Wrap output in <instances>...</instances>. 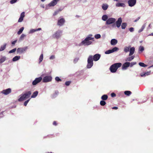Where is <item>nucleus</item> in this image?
<instances>
[{
  "label": "nucleus",
  "mask_w": 153,
  "mask_h": 153,
  "mask_svg": "<svg viewBox=\"0 0 153 153\" xmlns=\"http://www.w3.org/2000/svg\"><path fill=\"white\" fill-rule=\"evenodd\" d=\"M92 36L93 35L92 34H89L84 40H82L78 44V46H88L92 44V42L91 40L93 41H94V38L92 37Z\"/></svg>",
  "instance_id": "1"
},
{
  "label": "nucleus",
  "mask_w": 153,
  "mask_h": 153,
  "mask_svg": "<svg viewBox=\"0 0 153 153\" xmlns=\"http://www.w3.org/2000/svg\"><path fill=\"white\" fill-rule=\"evenodd\" d=\"M31 94L30 91L26 92L25 94H22L20 95V97L18 99L19 101L20 102L25 100L26 98H29Z\"/></svg>",
  "instance_id": "2"
},
{
  "label": "nucleus",
  "mask_w": 153,
  "mask_h": 153,
  "mask_svg": "<svg viewBox=\"0 0 153 153\" xmlns=\"http://www.w3.org/2000/svg\"><path fill=\"white\" fill-rule=\"evenodd\" d=\"M122 64L121 63H117L111 65L110 68L111 72L112 73L115 72L117 69L121 67Z\"/></svg>",
  "instance_id": "3"
},
{
  "label": "nucleus",
  "mask_w": 153,
  "mask_h": 153,
  "mask_svg": "<svg viewBox=\"0 0 153 153\" xmlns=\"http://www.w3.org/2000/svg\"><path fill=\"white\" fill-rule=\"evenodd\" d=\"M116 20L114 18L112 17L108 18L105 22V25H111L112 27H116V25L114 23Z\"/></svg>",
  "instance_id": "4"
},
{
  "label": "nucleus",
  "mask_w": 153,
  "mask_h": 153,
  "mask_svg": "<svg viewBox=\"0 0 153 153\" xmlns=\"http://www.w3.org/2000/svg\"><path fill=\"white\" fill-rule=\"evenodd\" d=\"M62 31L58 30L53 33L51 36V37L53 39H58L60 38L62 35Z\"/></svg>",
  "instance_id": "5"
},
{
  "label": "nucleus",
  "mask_w": 153,
  "mask_h": 153,
  "mask_svg": "<svg viewBox=\"0 0 153 153\" xmlns=\"http://www.w3.org/2000/svg\"><path fill=\"white\" fill-rule=\"evenodd\" d=\"M93 56L90 55L88 56L87 60V64L86 67L88 68H90L93 66Z\"/></svg>",
  "instance_id": "6"
},
{
  "label": "nucleus",
  "mask_w": 153,
  "mask_h": 153,
  "mask_svg": "<svg viewBox=\"0 0 153 153\" xmlns=\"http://www.w3.org/2000/svg\"><path fill=\"white\" fill-rule=\"evenodd\" d=\"M59 0H53L50 3L45 5V9H49L51 7H53L56 5Z\"/></svg>",
  "instance_id": "7"
},
{
  "label": "nucleus",
  "mask_w": 153,
  "mask_h": 153,
  "mask_svg": "<svg viewBox=\"0 0 153 153\" xmlns=\"http://www.w3.org/2000/svg\"><path fill=\"white\" fill-rule=\"evenodd\" d=\"M28 49V47L25 46L23 48H18L16 51L17 54H22L24 53Z\"/></svg>",
  "instance_id": "8"
},
{
  "label": "nucleus",
  "mask_w": 153,
  "mask_h": 153,
  "mask_svg": "<svg viewBox=\"0 0 153 153\" xmlns=\"http://www.w3.org/2000/svg\"><path fill=\"white\" fill-rule=\"evenodd\" d=\"M52 77L51 76H48L44 77L42 79L43 82H51L52 79Z\"/></svg>",
  "instance_id": "9"
},
{
  "label": "nucleus",
  "mask_w": 153,
  "mask_h": 153,
  "mask_svg": "<svg viewBox=\"0 0 153 153\" xmlns=\"http://www.w3.org/2000/svg\"><path fill=\"white\" fill-rule=\"evenodd\" d=\"M65 22V20L64 18H59L58 20L57 25L60 27L63 26Z\"/></svg>",
  "instance_id": "10"
},
{
  "label": "nucleus",
  "mask_w": 153,
  "mask_h": 153,
  "mask_svg": "<svg viewBox=\"0 0 153 153\" xmlns=\"http://www.w3.org/2000/svg\"><path fill=\"white\" fill-rule=\"evenodd\" d=\"M136 3V0H128V6L131 7L134 6Z\"/></svg>",
  "instance_id": "11"
},
{
  "label": "nucleus",
  "mask_w": 153,
  "mask_h": 153,
  "mask_svg": "<svg viewBox=\"0 0 153 153\" xmlns=\"http://www.w3.org/2000/svg\"><path fill=\"white\" fill-rule=\"evenodd\" d=\"M42 79V78L41 77L38 78H36L32 82V84L33 85H35L38 83L40 82Z\"/></svg>",
  "instance_id": "12"
},
{
  "label": "nucleus",
  "mask_w": 153,
  "mask_h": 153,
  "mask_svg": "<svg viewBox=\"0 0 153 153\" xmlns=\"http://www.w3.org/2000/svg\"><path fill=\"white\" fill-rule=\"evenodd\" d=\"M130 63L129 62H126L123 64L122 66V69L123 70H126L127 68L129 66Z\"/></svg>",
  "instance_id": "13"
},
{
  "label": "nucleus",
  "mask_w": 153,
  "mask_h": 153,
  "mask_svg": "<svg viewBox=\"0 0 153 153\" xmlns=\"http://www.w3.org/2000/svg\"><path fill=\"white\" fill-rule=\"evenodd\" d=\"M100 54H96L93 56V59L95 61H97L100 59Z\"/></svg>",
  "instance_id": "14"
},
{
  "label": "nucleus",
  "mask_w": 153,
  "mask_h": 153,
  "mask_svg": "<svg viewBox=\"0 0 153 153\" xmlns=\"http://www.w3.org/2000/svg\"><path fill=\"white\" fill-rule=\"evenodd\" d=\"M122 21V18L121 17L119 18L116 22V26L118 28L121 25Z\"/></svg>",
  "instance_id": "15"
},
{
  "label": "nucleus",
  "mask_w": 153,
  "mask_h": 153,
  "mask_svg": "<svg viewBox=\"0 0 153 153\" xmlns=\"http://www.w3.org/2000/svg\"><path fill=\"white\" fill-rule=\"evenodd\" d=\"M25 16V12H22L21 14L20 17L19 18L18 22H22L23 20V18Z\"/></svg>",
  "instance_id": "16"
},
{
  "label": "nucleus",
  "mask_w": 153,
  "mask_h": 153,
  "mask_svg": "<svg viewBox=\"0 0 153 153\" xmlns=\"http://www.w3.org/2000/svg\"><path fill=\"white\" fill-rule=\"evenodd\" d=\"M151 71H148L146 72H143L140 74V75L141 77H145L146 76L150 75Z\"/></svg>",
  "instance_id": "17"
},
{
  "label": "nucleus",
  "mask_w": 153,
  "mask_h": 153,
  "mask_svg": "<svg viewBox=\"0 0 153 153\" xmlns=\"http://www.w3.org/2000/svg\"><path fill=\"white\" fill-rule=\"evenodd\" d=\"M135 51V48L134 47L130 48V53L129 54V56H131L134 53Z\"/></svg>",
  "instance_id": "18"
},
{
  "label": "nucleus",
  "mask_w": 153,
  "mask_h": 153,
  "mask_svg": "<svg viewBox=\"0 0 153 153\" xmlns=\"http://www.w3.org/2000/svg\"><path fill=\"white\" fill-rule=\"evenodd\" d=\"M108 5L107 4H103L102 6V9L104 10H106L108 8Z\"/></svg>",
  "instance_id": "19"
},
{
  "label": "nucleus",
  "mask_w": 153,
  "mask_h": 153,
  "mask_svg": "<svg viewBox=\"0 0 153 153\" xmlns=\"http://www.w3.org/2000/svg\"><path fill=\"white\" fill-rule=\"evenodd\" d=\"M117 43V41L115 39H112L111 41V45H116Z\"/></svg>",
  "instance_id": "20"
},
{
  "label": "nucleus",
  "mask_w": 153,
  "mask_h": 153,
  "mask_svg": "<svg viewBox=\"0 0 153 153\" xmlns=\"http://www.w3.org/2000/svg\"><path fill=\"white\" fill-rule=\"evenodd\" d=\"M108 19V17L107 15H104L102 17V19L104 21H106Z\"/></svg>",
  "instance_id": "21"
},
{
  "label": "nucleus",
  "mask_w": 153,
  "mask_h": 153,
  "mask_svg": "<svg viewBox=\"0 0 153 153\" xmlns=\"http://www.w3.org/2000/svg\"><path fill=\"white\" fill-rule=\"evenodd\" d=\"M134 58V56H132L130 57H129L126 58L125 59V61L126 62L131 61Z\"/></svg>",
  "instance_id": "22"
},
{
  "label": "nucleus",
  "mask_w": 153,
  "mask_h": 153,
  "mask_svg": "<svg viewBox=\"0 0 153 153\" xmlns=\"http://www.w3.org/2000/svg\"><path fill=\"white\" fill-rule=\"evenodd\" d=\"M7 44L5 43L3 45H1L0 48V51H4L6 48Z\"/></svg>",
  "instance_id": "23"
},
{
  "label": "nucleus",
  "mask_w": 153,
  "mask_h": 153,
  "mask_svg": "<svg viewBox=\"0 0 153 153\" xmlns=\"http://www.w3.org/2000/svg\"><path fill=\"white\" fill-rule=\"evenodd\" d=\"M116 6L117 7H124L125 6V5L124 3H117L116 4Z\"/></svg>",
  "instance_id": "24"
},
{
  "label": "nucleus",
  "mask_w": 153,
  "mask_h": 153,
  "mask_svg": "<svg viewBox=\"0 0 153 153\" xmlns=\"http://www.w3.org/2000/svg\"><path fill=\"white\" fill-rule=\"evenodd\" d=\"M20 58V56H15L12 59V61L13 62H15L19 60Z\"/></svg>",
  "instance_id": "25"
},
{
  "label": "nucleus",
  "mask_w": 153,
  "mask_h": 153,
  "mask_svg": "<svg viewBox=\"0 0 153 153\" xmlns=\"http://www.w3.org/2000/svg\"><path fill=\"white\" fill-rule=\"evenodd\" d=\"M131 48V46H129L128 47L126 46L125 47L124 49V51L126 53L128 52L129 51V50Z\"/></svg>",
  "instance_id": "26"
},
{
  "label": "nucleus",
  "mask_w": 153,
  "mask_h": 153,
  "mask_svg": "<svg viewBox=\"0 0 153 153\" xmlns=\"http://www.w3.org/2000/svg\"><path fill=\"white\" fill-rule=\"evenodd\" d=\"M38 92L37 91L34 92L31 96V98H35L37 95Z\"/></svg>",
  "instance_id": "27"
},
{
  "label": "nucleus",
  "mask_w": 153,
  "mask_h": 153,
  "mask_svg": "<svg viewBox=\"0 0 153 153\" xmlns=\"http://www.w3.org/2000/svg\"><path fill=\"white\" fill-rule=\"evenodd\" d=\"M6 58L5 56H2L0 59V63H1L3 62L6 60Z\"/></svg>",
  "instance_id": "28"
},
{
  "label": "nucleus",
  "mask_w": 153,
  "mask_h": 153,
  "mask_svg": "<svg viewBox=\"0 0 153 153\" xmlns=\"http://www.w3.org/2000/svg\"><path fill=\"white\" fill-rule=\"evenodd\" d=\"M101 99L103 100H105L107 99L108 98V96L106 94H104L101 97Z\"/></svg>",
  "instance_id": "29"
},
{
  "label": "nucleus",
  "mask_w": 153,
  "mask_h": 153,
  "mask_svg": "<svg viewBox=\"0 0 153 153\" xmlns=\"http://www.w3.org/2000/svg\"><path fill=\"white\" fill-rule=\"evenodd\" d=\"M43 54L42 53V54L39 58V63H40L42 61L43 59Z\"/></svg>",
  "instance_id": "30"
},
{
  "label": "nucleus",
  "mask_w": 153,
  "mask_h": 153,
  "mask_svg": "<svg viewBox=\"0 0 153 153\" xmlns=\"http://www.w3.org/2000/svg\"><path fill=\"white\" fill-rule=\"evenodd\" d=\"M24 29V27H22L21 28L19 29V31L17 32V34L18 35L20 34L23 31Z\"/></svg>",
  "instance_id": "31"
},
{
  "label": "nucleus",
  "mask_w": 153,
  "mask_h": 153,
  "mask_svg": "<svg viewBox=\"0 0 153 153\" xmlns=\"http://www.w3.org/2000/svg\"><path fill=\"white\" fill-rule=\"evenodd\" d=\"M26 36V35L24 34H22L19 40L20 41H22L24 39V38Z\"/></svg>",
  "instance_id": "32"
},
{
  "label": "nucleus",
  "mask_w": 153,
  "mask_h": 153,
  "mask_svg": "<svg viewBox=\"0 0 153 153\" xmlns=\"http://www.w3.org/2000/svg\"><path fill=\"white\" fill-rule=\"evenodd\" d=\"M145 27H146V24H144L143 25H142L141 28L140 29L138 30V32L139 33H140L141 32H142L143 30H144V28H145Z\"/></svg>",
  "instance_id": "33"
},
{
  "label": "nucleus",
  "mask_w": 153,
  "mask_h": 153,
  "mask_svg": "<svg viewBox=\"0 0 153 153\" xmlns=\"http://www.w3.org/2000/svg\"><path fill=\"white\" fill-rule=\"evenodd\" d=\"M127 26V23H123L121 25V27L122 29H125Z\"/></svg>",
  "instance_id": "34"
},
{
  "label": "nucleus",
  "mask_w": 153,
  "mask_h": 153,
  "mask_svg": "<svg viewBox=\"0 0 153 153\" xmlns=\"http://www.w3.org/2000/svg\"><path fill=\"white\" fill-rule=\"evenodd\" d=\"M119 50V49L118 48L115 47L114 48L112 49H111V50L112 51V53H113L114 52L117 51Z\"/></svg>",
  "instance_id": "35"
},
{
  "label": "nucleus",
  "mask_w": 153,
  "mask_h": 153,
  "mask_svg": "<svg viewBox=\"0 0 153 153\" xmlns=\"http://www.w3.org/2000/svg\"><path fill=\"white\" fill-rule=\"evenodd\" d=\"M131 92L130 91H126L124 92L125 94L129 96L131 94Z\"/></svg>",
  "instance_id": "36"
},
{
  "label": "nucleus",
  "mask_w": 153,
  "mask_h": 153,
  "mask_svg": "<svg viewBox=\"0 0 153 153\" xmlns=\"http://www.w3.org/2000/svg\"><path fill=\"white\" fill-rule=\"evenodd\" d=\"M139 65L141 67H146L147 66V65L143 63V62H139Z\"/></svg>",
  "instance_id": "37"
},
{
  "label": "nucleus",
  "mask_w": 153,
  "mask_h": 153,
  "mask_svg": "<svg viewBox=\"0 0 153 153\" xmlns=\"http://www.w3.org/2000/svg\"><path fill=\"white\" fill-rule=\"evenodd\" d=\"M94 37L96 39H99L101 37V35L99 34H97L94 35Z\"/></svg>",
  "instance_id": "38"
},
{
  "label": "nucleus",
  "mask_w": 153,
  "mask_h": 153,
  "mask_svg": "<svg viewBox=\"0 0 153 153\" xmlns=\"http://www.w3.org/2000/svg\"><path fill=\"white\" fill-rule=\"evenodd\" d=\"M36 31V29H31L29 32V33L31 34Z\"/></svg>",
  "instance_id": "39"
},
{
  "label": "nucleus",
  "mask_w": 153,
  "mask_h": 153,
  "mask_svg": "<svg viewBox=\"0 0 153 153\" xmlns=\"http://www.w3.org/2000/svg\"><path fill=\"white\" fill-rule=\"evenodd\" d=\"M79 59V57H76L74 60L73 62L74 63H76Z\"/></svg>",
  "instance_id": "40"
},
{
  "label": "nucleus",
  "mask_w": 153,
  "mask_h": 153,
  "mask_svg": "<svg viewBox=\"0 0 153 153\" xmlns=\"http://www.w3.org/2000/svg\"><path fill=\"white\" fill-rule=\"evenodd\" d=\"M100 104L101 105L104 106L105 105L106 102L102 100L100 101Z\"/></svg>",
  "instance_id": "41"
},
{
  "label": "nucleus",
  "mask_w": 153,
  "mask_h": 153,
  "mask_svg": "<svg viewBox=\"0 0 153 153\" xmlns=\"http://www.w3.org/2000/svg\"><path fill=\"white\" fill-rule=\"evenodd\" d=\"M139 50L141 52H143L144 50V47L142 46H140L139 48Z\"/></svg>",
  "instance_id": "42"
},
{
  "label": "nucleus",
  "mask_w": 153,
  "mask_h": 153,
  "mask_svg": "<svg viewBox=\"0 0 153 153\" xmlns=\"http://www.w3.org/2000/svg\"><path fill=\"white\" fill-rule=\"evenodd\" d=\"M16 48H14L13 49L10 51L9 52V53H14L16 51Z\"/></svg>",
  "instance_id": "43"
},
{
  "label": "nucleus",
  "mask_w": 153,
  "mask_h": 153,
  "mask_svg": "<svg viewBox=\"0 0 153 153\" xmlns=\"http://www.w3.org/2000/svg\"><path fill=\"white\" fill-rule=\"evenodd\" d=\"M111 53H112V51L111 50V49L105 52V53L106 54H110Z\"/></svg>",
  "instance_id": "44"
},
{
  "label": "nucleus",
  "mask_w": 153,
  "mask_h": 153,
  "mask_svg": "<svg viewBox=\"0 0 153 153\" xmlns=\"http://www.w3.org/2000/svg\"><path fill=\"white\" fill-rule=\"evenodd\" d=\"M136 64V62H131V63H130V66L131 67H132L134 65Z\"/></svg>",
  "instance_id": "45"
},
{
  "label": "nucleus",
  "mask_w": 153,
  "mask_h": 153,
  "mask_svg": "<svg viewBox=\"0 0 153 153\" xmlns=\"http://www.w3.org/2000/svg\"><path fill=\"white\" fill-rule=\"evenodd\" d=\"M55 79L56 81L58 82L61 81H62L59 78L58 76H56L55 77Z\"/></svg>",
  "instance_id": "46"
},
{
  "label": "nucleus",
  "mask_w": 153,
  "mask_h": 153,
  "mask_svg": "<svg viewBox=\"0 0 153 153\" xmlns=\"http://www.w3.org/2000/svg\"><path fill=\"white\" fill-rule=\"evenodd\" d=\"M58 93L59 92L58 91L55 92V94H53L52 96V97L53 98L55 97H56V96L58 95Z\"/></svg>",
  "instance_id": "47"
},
{
  "label": "nucleus",
  "mask_w": 153,
  "mask_h": 153,
  "mask_svg": "<svg viewBox=\"0 0 153 153\" xmlns=\"http://www.w3.org/2000/svg\"><path fill=\"white\" fill-rule=\"evenodd\" d=\"M71 83V81H66L65 82V85L67 86H68L70 85Z\"/></svg>",
  "instance_id": "48"
},
{
  "label": "nucleus",
  "mask_w": 153,
  "mask_h": 153,
  "mask_svg": "<svg viewBox=\"0 0 153 153\" xmlns=\"http://www.w3.org/2000/svg\"><path fill=\"white\" fill-rule=\"evenodd\" d=\"M17 0H11L10 1V3L11 4H13L16 2Z\"/></svg>",
  "instance_id": "49"
},
{
  "label": "nucleus",
  "mask_w": 153,
  "mask_h": 153,
  "mask_svg": "<svg viewBox=\"0 0 153 153\" xmlns=\"http://www.w3.org/2000/svg\"><path fill=\"white\" fill-rule=\"evenodd\" d=\"M30 99L27 100V101H25L24 103V105L25 106H26L27 104V103L29 101H30Z\"/></svg>",
  "instance_id": "50"
},
{
  "label": "nucleus",
  "mask_w": 153,
  "mask_h": 153,
  "mask_svg": "<svg viewBox=\"0 0 153 153\" xmlns=\"http://www.w3.org/2000/svg\"><path fill=\"white\" fill-rule=\"evenodd\" d=\"M55 58V56L54 55H52L50 57V59L51 60Z\"/></svg>",
  "instance_id": "51"
},
{
  "label": "nucleus",
  "mask_w": 153,
  "mask_h": 153,
  "mask_svg": "<svg viewBox=\"0 0 153 153\" xmlns=\"http://www.w3.org/2000/svg\"><path fill=\"white\" fill-rule=\"evenodd\" d=\"M3 113H4V111H2L0 113V117L2 118L4 117Z\"/></svg>",
  "instance_id": "52"
},
{
  "label": "nucleus",
  "mask_w": 153,
  "mask_h": 153,
  "mask_svg": "<svg viewBox=\"0 0 153 153\" xmlns=\"http://www.w3.org/2000/svg\"><path fill=\"white\" fill-rule=\"evenodd\" d=\"M129 30L131 32H133L134 30V28L133 27H130L129 29Z\"/></svg>",
  "instance_id": "53"
},
{
  "label": "nucleus",
  "mask_w": 153,
  "mask_h": 153,
  "mask_svg": "<svg viewBox=\"0 0 153 153\" xmlns=\"http://www.w3.org/2000/svg\"><path fill=\"white\" fill-rule=\"evenodd\" d=\"M111 96L112 97H114L116 96V95L114 93H112L111 94Z\"/></svg>",
  "instance_id": "54"
},
{
  "label": "nucleus",
  "mask_w": 153,
  "mask_h": 153,
  "mask_svg": "<svg viewBox=\"0 0 153 153\" xmlns=\"http://www.w3.org/2000/svg\"><path fill=\"white\" fill-rule=\"evenodd\" d=\"M140 18V17H138L135 20H134V22H136Z\"/></svg>",
  "instance_id": "55"
},
{
  "label": "nucleus",
  "mask_w": 153,
  "mask_h": 153,
  "mask_svg": "<svg viewBox=\"0 0 153 153\" xmlns=\"http://www.w3.org/2000/svg\"><path fill=\"white\" fill-rule=\"evenodd\" d=\"M16 42H17V40H15V41H13V42H12V44L13 45H14L16 43Z\"/></svg>",
  "instance_id": "56"
},
{
  "label": "nucleus",
  "mask_w": 153,
  "mask_h": 153,
  "mask_svg": "<svg viewBox=\"0 0 153 153\" xmlns=\"http://www.w3.org/2000/svg\"><path fill=\"white\" fill-rule=\"evenodd\" d=\"M41 28H39L37 29H36V31H39V30H41Z\"/></svg>",
  "instance_id": "57"
},
{
  "label": "nucleus",
  "mask_w": 153,
  "mask_h": 153,
  "mask_svg": "<svg viewBox=\"0 0 153 153\" xmlns=\"http://www.w3.org/2000/svg\"><path fill=\"white\" fill-rule=\"evenodd\" d=\"M113 109H117L118 108L117 107H114L112 108Z\"/></svg>",
  "instance_id": "58"
},
{
  "label": "nucleus",
  "mask_w": 153,
  "mask_h": 153,
  "mask_svg": "<svg viewBox=\"0 0 153 153\" xmlns=\"http://www.w3.org/2000/svg\"><path fill=\"white\" fill-rule=\"evenodd\" d=\"M53 124L54 125L56 126L57 124L56 123V121H54L53 123Z\"/></svg>",
  "instance_id": "59"
},
{
  "label": "nucleus",
  "mask_w": 153,
  "mask_h": 153,
  "mask_svg": "<svg viewBox=\"0 0 153 153\" xmlns=\"http://www.w3.org/2000/svg\"><path fill=\"white\" fill-rule=\"evenodd\" d=\"M41 6L43 8H45V6L44 4H42L41 5Z\"/></svg>",
  "instance_id": "60"
},
{
  "label": "nucleus",
  "mask_w": 153,
  "mask_h": 153,
  "mask_svg": "<svg viewBox=\"0 0 153 153\" xmlns=\"http://www.w3.org/2000/svg\"><path fill=\"white\" fill-rule=\"evenodd\" d=\"M149 36H153V33H152L149 35Z\"/></svg>",
  "instance_id": "61"
},
{
  "label": "nucleus",
  "mask_w": 153,
  "mask_h": 153,
  "mask_svg": "<svg viewBox=\"0 0 153 153\" xmlns=\"http://www.w3.org/2000/svg\"><path fill=\"white\" fill-rule=\"evenodd\" d=\"M42 2H44L45 0H41Z\"/></svg>",
  "instance_id": "62"
},
{
  "label": "nucleus",
  "mask_w": 153,
  "mask_h": 153,
  "mask_svg": "<svg viewBox=\"0 0 153 153\" xmlns=\"http://www.w3.org/2000/svg\"><path fill=\"white\" fill-rule=\"evenodd\" d=\"M105 26H103V27H102V28H103V29H104V28H105Z\"/></svg>",
  "instance_id": "63"
},
{
  "label": "nucleus",
  "mask_w": 153,
  "mask_h": 153,
  "mask_svg": "<svg viewBox=\"0 0 153 153\" xmlns=\"http://www.w3.org/2000/svg\"><path fill=\"white\" fill-rule=\"evenodd\" d=\"M150 24H149V27H150Z\"/></svg>",
  "instance_id": "64"
}]
</instances>
